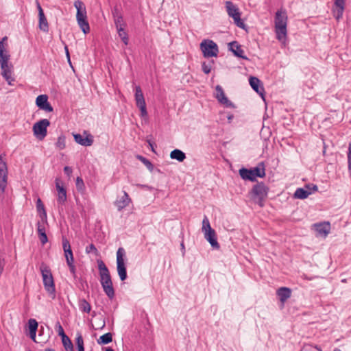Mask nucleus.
<instances>
[{
    "label": "nucleus",
    "mask_w": 351,
    "mask_h": 351,
    "mask_svg": "<svg viewBox=\"0 0 351 351\" xmlns=\"http://www.w3.org/2000/svg\"><path fill=\"white\" fill-rule=\"evenodd\" d=\"M97 264L101 285L106 295L112 300L114 298L115 293L110 271L103 261L98 260Z\"/></svg>",
    "instance_id": "obj_1"
},
{
    "label": "nucleus",
    "mask_w": 351,
    "mask_h": 351,
    "mask_svg": "<svg viewBox=\"0 0 351 351\" xmlns=\"http://www.w3.org/2000/svg\"><path fill=\"white\" fill-rule=\"evenodd\" d=\"M269 190V187L264 182H258L249 192L250 198L254 204H258L260 207H263Z\"/></svg>",
    "instance_id": "obj_2"
},
{
    "label": "nucleus",
    "mask_w": 351,
    "mask_h": 351,
    "mask_svg": "<svg viewBox=\"0 0 351 351\" xmlns=\"http://www.w3.org/2000/svg\"><path fill=\"white\" fill-rule=\"evenodd\" d=\"M287 15L285 10H278L275 16V32L276 38L283 41L287 37Z\"/></svg>",
    "instance_id": "obj_3"
},
{
    "label": "nucleus",
    "mask_w": 351,
    "mask_h": 351,
    "mask_svg": "<svg viewBox=\"0 0 351 351\" xmlns=\"http://www.w3.org/2000/svg\"><path fill=\"white\" fill-rule=\"evenodd\" d=\"M6 40L7 37L5 36L0 41V65L2 76L5 79L8 83L11 85V82L12 81H14V79L12 77L11 68L8 65L10 55L4 53L5 51V49L3 42Z\"/></svg>",
    "instance_id": "obj_4"
},
{
    "label": "nucleus",
    "mask_w": 351,
    "mask_h": 351,
    "mask_svg": "<svg viewBox=\"0 0 351 351\" xmlns=\"http://www.w3.org/2000/svg\"><path fill=\"white\" fill-rule=\"evenodd\" d=\"M239 172L243 180L254 182L256 180V177L262 178L265 176V165L263 162H261L254 168L243 167L239 169Z\"/></svg>",
    "instance_id": "obj_5"
},
{
    "label": "nucleus",
    "mask_w": 351,
    "mask_h": 351,
    "mask_svg": "<svg viewBox=\"0 0 351 351\" xmlns=\"http://www.w3.org/2000/svg\"><path fill=\"white\" fill-rule=\"evenodd\" d=\"M74 6L77 10L76 19L82 31L85 34L90 32V26L87 20L86 9L84 3L81 1H75Z\"/></svg>",
    "instance_id": "obj_6"
},
{
    "label": "nucleus",
    "mask_w": 351,
    "mask_h": 351,
    "mask_svg": "<svg viewBox=\"0 0 351 351\" xmlns=\"http://www.w3.org/2000/svg\"><path fill=\"white\" fill-rule=\"evenodd\" d=\"M40 269L45 289L50 295H52V298H54L56 289L51 272L47 267H42Z\"/></svg>",
    "instance_id": "obj_7"
},
{
    "label": "nucleus",
    "mask_w": 351,
    "mask_h": 351,
    "mask_svg": "<svg viewBox=\"0 0 351 351\" xmlns=\"http://www.w3.org/2000/svg\"><path fill=\"white\" fill-rule=\"evenodd\" d=\"M125 251L119 247L117 252V269L121 281H124L128 276L125 263Z\"/></svg>",
    "instance_id": "obj_8"
},
{
    "label": "nucleus",
    "mask_w": 351,
    "mask_h": 351,
    "mask_svg": "<svg viewBox=\"0 0 351 351\" xmlns=\"http://www.w3.org/2000/svg\"><path fill=\"white\" fill-rule=\"evenodd\" d=\"M200 49L205 58L217 57L219 53L217 45L211 40H204L200 44Z\"/></svg>",
    "instance_id": "obj_9"
},
{
    "label": "nucleus",
    "mask_w": 351,
    "mask_h": 351,
    "mask_svg": "<svg viewBox=\"0 0 351 351\" xmlns=\"http://www.w3.org/2000/svg\"><path fill=\"white\" fill-rule=\"evenodd\" d=\"M50 121L47 119H43L35 123L33 125L34 135L40 141L43 140L47 134V127L49 126Z\"/></svg>",
    "instance_id": "obj_10"
},
{
    "label": "nucleus",
    "mask_w": 351,
    "mask_h": 351,
    "mask_svg": "<svg viewBox=\"0 0 351 351\" xmlns=\"http://www.w3.org/2000/svg\"><path fill=\"white\" fill-rule=\"evenodd\" d=\"M226 8L227 10L228 14L233 18L234 23L239 27L242 29H244L245 27V25L241 19V14L239 11V9L237 8V6L230 1H227L226 2Z\"/></svg>",
    "instance_id": "obj_11"
},
{
    "label": "nucleus",
    "mask_w": 351,
    "mask_h": 351,
    "mask_svg": "<svg viewBox=\"0 0 351 351\" xmlns=\"http://www.w3.org/2000/svg\"><path fill=\"white\" fill-rule=\"evenodd\" d=\"M135 101L137 107L139 108L141 110V116H147V111L146 108V104L142 90L139 86H136L135 87Z\"/></svg>",
    "instance_id": "obj_12"
},
{
    "label": "nucleus",
    "mask_w": 351,
    "mask_h": 351,
    "mask_svg": "<svg viewBox=\"0 0 351 351\" xmlns=\"http://www.w3.org/2000/svg\"><path fill=\"white\" fill-rule=\"evenodd\" d=\"M311 228L315 231L316 237L326 238L330 233V224L329 222L315 223Z\"/></svg>",
    "instance_id": "obj_13"
},
{
    "label": "nucleus",
    "mask_w": 351,
    "mask_h": 351,
    "mask_svg": "<svg viewBox=\"0 0 351 351\" xmlns=\"http://www.w3.org/2000/svg\"><path fill=\"white\" fill-rule=\"evenodd\" d=\"M8 168L3 155H0V189L3 192L6 187Z\"/></svg>",
    "instance_id": "obj_14"
},
{
    "label": "nucleus",
    "mask_w": 351,
    "mask_h": 351,
    "mask_svg": "<svg viewBox=\"0 0 351 351\" xmlns=\"http://www.w3.org/2000/svg\"><path fill=\"white\" fill-rule=\"evenodd\" d=\"M84 134H86L85 137L80 134H73L75 142L83 146L92 145L93 143V136L86 131H84Z\"/></svg>",
    "instance_id": "obj_15"
},
{
    "label": "nucleus",
    "mask_w": 351,
    "mask_h": 351,
    "mask_svg": "<svg viewBox=\"0 0 351 351\" xmlns=\"http://www.w3.org/2000/svg\"><path fill=\"white\" fill-rule=\"evenodd\" d=\"M215 90L216 98L221 104L224 105L226 107H234V104L227 98L221 86L217 85Z\"/></svg>",
    "instance_id": "obj_16"
},
{
    "label": "nucleus",
    "mask_w": 351,
    "mask_h": 351,
    "mask_svg": "<svg viewBox=\"0 0 351 351\" xmlns=\"http://www.w3.org/2000/svg\"><path fill=\"white\" fill-rule=\"evenodd\" d=\"M62 243L66 263L74 262L73 254L69 240L65 237L63 236L62 237Z\"/></svg>",
    "instance_id": "obj_17"
},
{
    "label": "nucleus",
    "mask_w": 351,
    "mask_h": 351,
    "mask_svg": "<svg viewBox=\"0 0 351 351\" xmlns=\"http://www.w3.org/2000/svg\"><path fill=\"white\" fill-rule=\"evenodd\" d=\"M229 50L231 51L234 55L237 57L241 58L243 60H248V58L244 56V51L241 49L238 42L232 41L229 43Z\"/></svg>",
    "instance_id": "obj_18"
},
{
    "label": "nucleus",
    "mask_w": 351,
    "mask_h": 351,
    "mask_svg": "<svg viewBox=\"0 0 351 351\" xmlns=\"http://www.w3.org/2000/svg\"><path fill=\"white\" fill-rule=\"evenodd\" d=\"M131 202V199L126 191H123V195L114 202V205L119 211L127 207Z\"/></svg>",
    "instance_id": "obj_19"
},
{
    "label": "nucleus",
    "mask_w": 351,
    "mask_h": 351,
    "mask_svg": "<svg viewBox=\"0 0 351 351\" xmlns=\"http://www.w3.org/2000/svg\"><path fill=\"white\" fill-rule=\"evenodd\" d=\"M204 238L209 242L210 245L216 250H219L220 245L217 240L216 232L215 230H211L207 232H204Z\"/></svg>",
    "instance_id": "obj_20"
},
{
    "label": "nucleus",
    "mask_w": 351,
    "mask_h": 351,
    "mask_svg": "<svg viewBox=\"0 0 351 351\" xmlns=\"http://www.w3.org/2000/svg\"><path fill=\"white\" fill-rule=\"evenodd\" d=\"M276 295L280 301L284 305V303L291 296V289L288 287H280L277 289Z\"/></svg>",
    "instance_id": "obj_21"
},
{
    "label": "nucleus",
    "mask_w": 351,
    "mask_h": 351,
    "mask_svg": "<svg viewBox=\"0 0 351 351\" xmlns=\"http://www.w3.org/2000/svg\"><path fill=\"white\" fill-rule=\"evenodd\" d=\"M335 9L333 10L334 16L339 20L342 17L344 11L345 0H335Z\"/></svg>",
    "instance_id": "obj_22"
},
{
    "label": "nucleus",
    "mask_w": 351,
    "mask_h": 351,
    "mask_svg": "<svg viewBox=\"0 0 351 351\" xmlns=\"http://www.w3.org/2000/svg\"><path fill=\"white\" fill-rule=\"evenodd\" d=\"M249 82L254 90L263 96L264 88L263 86H260L261 81L258 78L252 76L249 79Z\"/></svg>",
    "instance_id": "obj_23"
},
{
    "label": "nucleus",
    "mask_w": 351,
    "mask_h": 351,
    "mask_svg": "<svg viewBox=\"0 0 351 351\" xmlns=\"http://www.w3.org/2000/svg\"><path fill=\"white\" fill-rule=\"evenodd\" d=\"M44 221H43V223L40 221L37 223V231L39 239L43 245L45 244L48 241L47 236L45 232V228L43 225Z\"/></svg>",
    "instance_id": "obj_24"
},
{
    "label": "nucleus",
    "mask_w": 351,
    "mask_h": 351,
    "mask_svg": "<svg viewBox=\"0 0 351 351\" xmlns=\"http://www.w3.org/2000/svg\"><path fill=\"white\" fill-rule=\"evenodd\" d=\"M170 158L179 162H183L186 158V154L178 149H175L170 153Z\"/></svg>",
    "instance_id": "obj_25"
},
{
    "label": "nucleus",
    "mask_w": 351,
    "mask_h": 351,
    "mask_svg": "<svg viewBox=\"0 0 351 351\" xmlns=\"http://www.w3.org/2000/svg\"><path fill=\"white\" fill-rule=\"evenodd\" d=\"M39 16V28L40 30L47 32L49 31V25L47 20L45 16L44 12L41 11Z\"/></svg>",
    "instance_id": "obj_26"
},
{
    "label": "nucleus",
    "mask_w": 351,
    "mask_h": 351,
    "mask_svg": "<svg viewBox=\"0 0 351 351\" xmlns=\"http://www.w3.org/2000/svg\"><path fill=\"white\" fill-rule=\"evenodd\" d=\"M36 208L38 213L40 214V217L43 221H47V213L45 209L44 204L41 199L38 198L36 202Z\"/></svg>",
    "instance_id": "obj_27"
},
{
    "label": "nucleus",
    "mask_w": 351,
    "mask_h": 351,
    "mask_svg": "<svg viewBox=\"0 0 351 351\" xmlns=\"http://www.w3.org/2000/svg\"><path fill=\"white\" fill-rule=\"evenodd\" d=\"M79 308L81 311L89 313L91 311V306L85 299L79 300Z\"/></svg>",
    "instance_id": "obj_28"
},
{
    "label": "nucleus",
    "mask_w": 351,
    "mask_h": 351,
    "mask_svg": "<svg viewBox=\"0 0 351 351\" xmlns=\"http://www.w3.org/2000/svg\"><path fill=\"white\" fill-rule=\"evenodd\" d=\"M112 341V336L110 332H107L101 335L97 340L99 344H108Z\"/></svg>",
    "instance_id": "obj_29"
},
{
    "label": "nucleus",
    "mask_w": 351,
    "mask_h": 351,
    "mask_svg": "<svg viewBox=\"0 0 351 351\" xmlns=\"http://www.w3.org/2000/svg\"><path fill=\"white\" fill-rule=\"evenodd\" d=\"M136 158L140 160L141 162H143L146 167L150 171H152L154 169V165L153 164L145 157L141 156V155H137Z\"/></svg>",
    "instance_id": "obj_30"
},
{
    "label": "nucleus",
    "mask_w": 351,
    "mask_h": 351,
    "mask_svg": "<svg viewBox=\"0 0 351 351\" xmlns=\"http://www.w3.org/2000/svg\"><path fill=\"white\" fill-rule=\"evenodd\" d=\"M47 102L48 97L47 95H40L36 97V104L39 108H42Z\"/></svg>",
    "instance_id": "obj_31"
},
{
    "label": "nucleus",
    "mask_w": 351,
    "mask_h": 351,
    "mask_svg": "<svg viewBox=\"0 0 351 351\" xmlns=\"http://www.w3.org/2000/svg\"><path fill=\"white\" fill-rule=\"evenodd\" d=\"M62 342L66 351H73V343L68 336L63 337Z\"/></svg>",
    "instance_id": "obj_32"
},
{
    "label": "nucleus",
    "mask_w": 351,
    "mask_h": 351,
    "mask_svg": "<svg viewBox=\"0 0 351 351\" xmlns=\"http://www.w3.org/2000/svg\"><path fill=\"white\" fill-rule=\"evenodd\" d=\"M117 30L119 37L121 38V39L122 40L123 43L125 45H127L128 44L129 38H128V34L126 33V32L124 29V27H120L119 29H117Z\"/></svg>",
    "instance_id": "obj_33"
},
{
    "label": "nucleus",
    "mask_w": 351,
    "mask_h": 351,
    "mask_svg": "<svg viewBox=\"0 0 351 351\" xmlns=\"http://www.w3.org/2000/svg\"><path fill=\"white\" fill-rule=\"evenodd\" d=\"M58 203L60 204H64L66 201V189H61V191H58Z\"/></svg>",
    "instance_id": "obj_34"
},
{
    "label": "nucleus",
    "mask_w": 351,
    "mask_h": 351,
    "mask_svg": "<svg viewBox=\"0 0 351 351\" xmlns=\"http://www.w3.org/2000/svg\"><path fill=\"white\" fill-rule=\"evenodd\" d=\"M294 197L298 199H305L307 197V190H305L303 188H298L295 193Z\"/></svg>",
    "instance_id": "obj_35"
},
{
    "label": "nucleus",
    "mask_w": 351,
    "mask_h": 351,
    "mask_svg": "<svg viewBox=\"0 0 351 351\" xmlns=\"http://www.w3.org/2000/svg\"><path fill=\"white\" fill-rule=\"evenodd\" d=\"M114 22L117 29L124 27L125 26V23L123 22L122 15H115V17L114 18Z\"/></svg>",
    "instance_id": "obj_36"
},
{
    "label": "nucleus",
    "mask_w": 351,
    "mask_h": 351,
    "mask_svg": "<svg viewBox=\"0 0 351 351\" xmlns=\"http://www.w3.org/2000/svg\"><path fill=\"white\" fill-rule=\"evenodd\" d=\"M214 64L213 60H210L209 62L206 63V62H202V71L205 74H208L210 73L212 66Z\"/></svg>",
    "instance_id": "obj_37"
},
{
    "label": "nucleus",
    "mask_w": 351,
    "mask_h": 351,
    "mask_svg": "<svg viewBox=\"0 0 351 351\" xmlns=\"http://www.w3.org/2000/svg\"><path fill=\"white\" fill-rule=\"evenodd\" d=\"M65 136L64 135H60L58 138V141L56 143V147L60 149V150H62V149H64L65 148Z\"/></svg>",
    "instance_id": "obj_38"
},
{
    "label": "nucleus",
    "mask_w": 351,
    "mask_h": 351,
    "mask_svg": "<svg viewBox=\"0 0 351 351\" xmlns=\"http://www.w3.org/2000/svg\"><path fill=\"white\" fill-rule=\"evenodd\" d=\"M76 344L77 346L78 351H84V340L80 333H77V335Z\"/></svg>",
    "instance_id": "obj_39"
},
{
    "label": "nucleus",
    "mask_w": 351,
    "mask_h": 351,
    "mask_svg": "<svg viewBox=\"0 0 351 351\" xmlns=\"http://www.w3.org/2000/svg\"><path fill=\"white\" fill-rule=\"evenodd\" d=\"M213 230L210 224V221L206 216H204L202 221V231L204 232Z\"/></svg>",
    "instance_id": "obj_40"
},
{
    "label": "nucleus",
    "mask_w": 351,
    "mask_h": 351,
    "mask_svg": "<svg viewBox=\"0 0 351 351\" xmlns=\"http://www.w3.org/2000/svg\"><path fill=\"white\" fill-rule=\"evenodd\" d=\"M38 322L34 319H29L28 321L29 331H37Z\"/></svg>",
    "instance_id": "obj_41"
},
{
    "label": "nucleus",
    "mask_w": 351,
    "mask_h": 351,
    "mask_svg": "<svg viewBox=\"0 0 351 351\" xmlns=\"http://www.w3.org/2000/svg\"><path fill=\"white\" fill-rule=\"evenodd\" d=\"M86 252L88 254L93 253L95 256H99V253L94 244L91 243L86 247Z\"/></svg>",
    "instance_id": "obj_42"
},
{
    "label": "nucleus",
    "mask_w": 351,
    "mask_h": 351,
    "mask_svg": "<svg viewBox=\"0 0 351 351\" xmlns=\"http://www.w3.org/2000/svg\"><path fill=\"white\" fill-rule=\"evenodd\" d=\"M76 188L79 191H82L84 189V184L82 178L77 177L75 182Z\"/></svg>",
    "instance_id": "obj_43"
},
{
    "label": "nucleus",
    "mask_w": 351,
    "mask_h": 351,
    "mask_svg": "<svg viewBox=\"0 0 351 351\" xmlns=\"http://www.w3.org/2000/svg\"><path fill=\"white\" fill-rule=\"evenodd\" d=\"M74 262H71V263H67V265L69 267V270L71 271V273L72 274L74 278H76L77 276H76V273H75V266L73 264Z\"/></svg>",
    "instance_id": "obj_44"
},
{
    "label": "nucleus",
    "mask_w": 351,
    "mask_h": 351,
    "mask_svg": "<svg viewBox=\"0 0 351 351\" xmlns=\"http://www.w3.org/2000/svg\"><path fill=\"white\" fill-rule=\"evenodd\" d=\"M57 327H58L57 331H58V335L60 336L62 339L63 338V337L66 336V334L64 333V329H63L62 326H61V324H60V322L57 323Z\"/></svg>",
    "instance_id": "obj_45"
},
{
    "label": "nucleus",
    "mask_w": 351,
    "mask_h": 351,
    "mask_svg": "<svg viewBox=\"0 0 351 351\" xmlns=\"http://www.w3.org/2000/svg\"><path fill=\"white\" fill-rule=\"evenodd\" d=\"M40 109L43 110H45L46 112H53V107L49 103V101L47 103H46V104H45L43 106H42V108H40Z\"/></svg>",
    "instance_id": "obj_46"
},
{
    "label": "nucleus",
    "mask_w": 351,
    "mask_h": 351,
    "mask_svg": "<svg viewBox=\"0 0 351 351\" xmlns=\"http://www.w3.org/2000/svg\"><path fill=\"white\" fill-rule=\"evenodd\" d=\"M317 191V186L315 184H308V195H311L312 193Z\"/></svg>",
    "instance_id": "obj_47"
},
{
    "label": "nucleus",
    "mask_w": 351,
    "mask_h": 351,
    "mask_svg": "<svg viewBox=\"0 0 351 351\" xmlns=\"http://www.w3.org/2000/svg\"><path fill=\"white\" fill-rule=\"evenodd\" d=\"M64 171L66 175L70 176L72 173V169L70 167L66 166L64 168Z\"/></svg>",
    "instance_id": "obj_48"
},
{
    "label": "nucleus",
    "mask_w": 351,
    "mask_h": 351,
    "mask_svg": "<svg viewBox=\"0 0 351 351\" xmlns=\"http://www.w3.org/2000/svg\"><path fill=\"white\" fill-rule=\"evenodd\" d=\"M56 187L58 191H61V189H64V186L60 184L58 180H56Z\"/></svg>",
    "instance_id": "obj_49"
},
{
    "label": "nucleus",
    "mask_w": 351,
    "mask_h": 351,
    "mask_svg": "<svg viewBox=\"0 0 351 351\" xmlns=\"http://www.w3.org/2000/svg\"><path fill=\"white\" fill-rule=\"evenodd\" d=\"M112 12V15H113L114 18L115 17V15H121L119 13V8L117 6L114 8V9H113Z\"/></svg>",
    "instance_id": "obj_50"
},
{
    "label": "nucleus",
    "mask_w": 351,
    "mask_h": 351,
    "mask_svg": "<svg viewBox=\"0 0 351 351\" xmlns=\"http://www.w3.org/2000/svg\"><path fill=\"white\" fill-rule=\"evenodd\" d=\"M36 331H30L29 332V336H30V338L36 341L35 339H36Z\"/></svg>",
    "instance_id": "obj_51"
},
{
    "label": "nucleus",
    "mask_w": 351,
    "mask_h": 351,
    "mask_svg": "<svg viewBox=\"0 0 351 351\" xmlns=\"http://www.w3.org/2000/svg\"><path fill=\"white\" fill-rule=\"evenodd\" d=\"M64 49H65V51H66V55L68 61L71 64L70 55H69V49H68L67 46H65Z\"/></svg>",
    "instance_id": "obj_52"
},
{
    "label": "nucleus",
    "mask_w": 351,
    "mask_h": 351,
    "mask_svg": "<svg viewBox=\"0 0 351 351\" xmlns=\"http://www.w3.org/2000/svg\"><path fill=\"white\" fill-rule=\"evenodd\" d=\"M36 4H37V8L38 10V14H40V12L43 11V10L38 1H36Z\"/></svg>",
    "instance_id": "obj_53"
},
{
    "label": "nucleus",
    "mask_w": 351,
    "mask_h": 351,
    "mask_svg": "<svg viewBox=\"0 0 351 351\" xmlns=\"http://www.w3.org/2000/svg\"><path fill=\"white\" fill-rule=\"evenodd\" d=\"M147 142L148 143L149 145L151 147V149L153 152H154V143H152L150 140H147Z\"/></svg>",
    "instance_id": "obj_54"
},
{
    "label": "nucleus",
    "mask_w": 351,
    "mask_h": 351,
    "mask_svg": "<svg viewBox=\"0 0 351 351\" xmlns=\"http://www.w3.org/2000/svg\"><path fill=\"white\" fill-rule=\"evenodd\" d=\"M137 186L141 188H148V186L143 184H138Z\"/></svg>",
    "instance_id": "obj_55"
},
{
    "label": "nucleus",
    "mask_w": 351,
    "mask_h": 351,
    "mask_svg": "<svg viewBox=\"0 0 351 351\" xmlns=\"http://www.w3.org/2000/svg\"><path fill=\"white\" fill-rule=\"evenodd\" d=\"M105 351H114V350L111 348H106Z\"/></svg>",
    "instance_id": "obj_56"
},
{
    "label": "nucleus",
    "mask_w": 351,
    "mask_h": 351,
    "mask_svg": "<svg viewBox=\"0 0 351 351\" xmlns=\"http://www.w3.org/2000/svg\"><path fill=\"white\" fill-rule=\"evenodd\" d=\"M45 351H55L53 349L51 348H47Z\"/></svg>",
    "instance_id": "obj_57"
},
{
    "label": "nucleus",
    "mask_w": 351,
    "mask_h": 351,
    "mask_svg": "<svg viewBox=\"0 0 351 351\" xmlns=\"http://www.w3.org/2000/svg\"><path fill=\"white\" fill-rule=\"evenodd\" d=\"M80 281L82 282V288L84 289V285H83V282H82V278H80Z\"/></svg>",
    "instance_id": "obj_58"
},
{
    "label": "nucleus",
    "mask_w": 351,
    "mask_h": 351,
    "mask_svg": "<svg viewBox=\"0 0 351 351\" xmlns=\"http://www.w3.org/2000/svg\"><path fill=\"white\" fill-rule=\"evenodd\" d=\"M334 351H341V350L340 349H339V348H335V349L334 350Z\"/></svg>",
    "instance_id": "obj_59"
},
{
    "label": "nucleus",
    "mask_w": 351,
    "mask_h": 351,
    "mask_svg": "<svg viewBox=\"0 0 351 351\" xmlns=\"http://www.w3.org/2000/svg\"><path fill=\"white\" fill-rule=\"evenodd\" d=\"M93 317H95V312H93V315H92Z\"/></svg>",
    "instance_id": "obj_60"
},
{
    "label": "nucleus",
    "mask_w": 351,
    "mask_h": 351,
    "mask_svg": "<svg viewBox=\"0 0 351 351\" xmlns=\"http://www.w3.org/2000/svg\"><path fill=\"white\" fill-rule=\"evenodd\" d=\"M304 188H305V189H307V184H305V185H304Z\"/></svg>",
    "instance_id": "obj_61"
},
{
    "label": "nucleus",
    "mask_w": 351,
    "mask_h": 351,
    "mask_svg": "<svg viewBox=\"0 0 351 351\" xmlns=\"http://www.w3.org/2000/svg\"><path fill=\"white\" fill-rule=\"evenodd\" d=\"M181 245H182V247H183V248L184 247V244H183V243H182V244H181Z\"/></svg>",
    "instance_id": "obj_62"
}]
</instances>
